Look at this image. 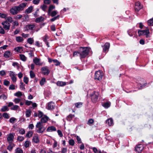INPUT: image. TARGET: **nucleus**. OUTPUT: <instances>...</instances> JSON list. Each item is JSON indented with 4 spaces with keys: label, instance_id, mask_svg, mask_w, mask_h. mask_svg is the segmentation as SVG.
Segmentation results:
<instances>
[{
    "label": "nucleus",
    "instance_id": "f257e3e1",
    "mask_svg": "<svg viewBox=\"0 0 153 153\" xmlns=\"http://www.w3.org/2000/svg\"><path fill=\"white\" fill-rule=\"evenodd\" d=\"M27 5L26 3H22L18 6L13 7L10 10V13L13 15H14L18 13L20 11L22 10Z\"/></svg>",
    "mask_w": 153,
    "mask_h": 153
},
{
    "label": "nucleus",
    "instance_id": "f03ea898",
    "mask_svg": "<svg viewBox=\"0 0 153 153\" xmlns=\"http://www.w3.org/2000/svg\"><path fill=\"white\" fill-rule=\"evenodd\" d=\"M80 58L81 59L84 58L87 56L88 53L89 49L87 48H80Z\"/></svg>",
    "mask_w": 153,
    "mask_h": 153
},
{
    "label": "nucleus",
    "instance_id": "7ed1b4c3",
    "mask_svg": "<svg viewBox=\"0 0 153 153\" xmlns=\"http://www.w3.org/2000/svg\"><path fill=\"white\" fill-rule=\"evenodd\" d=\"M36 127L38 128L37 132L39 133H42L46 129V128L41 122L37 123Z\"/></svg>",
    "mask_w": 153,
    "mask_h": 153
},
{
    "label": "nucleus",
    "instance_id": "20e7f679",
    "mask_svg": "<svg viewBox=\"0 0 153 153\" xmlns=\"http://www.w3.org/2000/svg\"><path fill=\"white\" fill-rule=\"evenodd\" d=\"M138 33L139 36H145L146 38L150 37L149 29L148 28L142 30H138Z\"/></svg>",
    "mask_w": 153,
    "mask_h": 153
},
{
    "label": "nucleus",
    "instance_id": "39448f33",
    "mask_svg": "<svg viewBox=\"0 0 153 153\" xmlns=\"http://www.w3.org/2000/svg\"><path fill=\"white\" fill-rule=\"evenodd\" d=\"M99 94L98 92L94 91L91 94V100L94 102L97 101L98 100Z\"/></svg>",
    "mask_w": 153,
    "mask_h": 153
},
{
    "label": "nucleus",
    "instance_id": "423d86ee",
    "mask_svg": "<svg viewBox=\"0 0 153 153\" xmlns=\"http://www.w3.org/2000/svg\"><path fill=\"white\" fill-rule=\"evenodd\" d=\"M102 76V73L100 71H98L95 72L94 78L95 79L100 81L101 79Z\"/></svg>",
    "mask_w": 153,
    "mask_h": 153
},
{
    "label": "nucleus",
    "instance_id": "0eeeda50",
    "mask_svg": "<svg viewBox=\"0 0 153 153\" xmlns=\"http://www.w3.org/2000/svg\"><path fill=\"white\" fill-rule=\"evenodd\" d=\"M1 24L3 25V28L5 30H9L10 24L7 22L6 21L3 22Z\"/></svg>",
    "mask_w": 153,
    "mask_h": 153
},
{
    "label": "nucleus",
    "instance_id": "6e6552de",
    "mask_svg": "<svg viewBox=\"0 0 153 153\" xmlns=\"http://www.w3.org/2000/svg\"><path fill=\"white\" fill-rule=\"evenodd\" d=\"M41 71L42 74L45 75H48L50 72V71L47 66L42 67L41 69Z\"/></svg>",
    "mask_w": 153,
    "mask_h": 153
},
{
    "label": "nucleus",
    "instance_id": "1a4fd4ad",
    "mask_svg": "<svg viewBox=\"0 0 153 153\" xmlns=\"http://www.w3.org/2000/svg\"><path fill=\"white\" fill-rule=\"evenodd\" d=\"M36 28L35 25L34 24L28 25L25 26V30H34Z\"/></svg>",
    "mask_w": 153,
    "mask_h": 153
},
{
    "label": "nucleus",
    "instance_id": "9d476101",
    "mask_svg": "<svg viewBox=\"0 0 153 153\" xmlns=\"http://www.w3.org/2000/svg\"><path fill=\"white\" fill-rule=\"evenodd\" d=\"M14 136L13 134L12 133L7 135V140L9 143H12L13 141Z\"/></svg>",
    "mask_w": 153,
    "mask_h": 153
},
{
    "label": "nucleus",
    "instance_id": "9b49d317",
    "mask_svg": "<svg viewBox=\"0 0 153 153\" xmlns=\"http://www.w3.org/2000/svg\"><path fill=\"white\" fill-rule=\"evenodd\" d=\"M143 146L142 145L139 144L135 147V150L138 153H140L143 149Z\"/></svg>",
    "mask_w": 153,
    "mask_h": 153
},
{
    "label": "nucleus",
    "instance_id": "f8f14e48",
    "mask_svg": "<svg viewBox=\"0 0 153 153\" xmlns=\"http://www.w3.org/2000/svg\"><path fill=\"white\" fill-rule=\"evenodd\" d=\"M110 46V44L109 43L107 42L104 45L103 51L104 52H107Z\"/></svg>",
    "mask_w": 153,
    "mask_h": 153
},
{
    "label": "nucleus",
    "instance_id": "ddd939ff",
    "mask_svg": "<svg viewBox=\"0 0 153 153\" xmlns=\"http://www.w3.org/2000/svg\"><path fill=\"white\" fill-rule=\"evenodd\" d=\"M142 7L140 5V2H137L135 4V9L136 11H138L142 8Z\"/></svg>",
    "mask_w": 153,
    "mask_h": 153
},
{
    "label": "nucleus",
    "instance_id": "4468645a",
    "mask_svg": "<svg viewBox=\"0 0 153 153\" xmlns=\"http://www.w3.org/2000/svg\"><path fill=\"white\" fill-rule=\"evenodd\" d=\"M54 103L53 102H50L48 104V108L49 110H52L54 108Z\"/></svg>",
    "mask_w": 153,
    "mask_h": 153
},
{
    "label": "nucleus",
    "instance_id": "2eb2a0df",
    "mask_svg": "<svg viewBox=\"0 0 153 153\" xmlns=\"http://www.w3.org/2000/svg\"><path fill=\"white\" fill-rule=\"evenodd\" d=\"M56 128L54 126H51L48 127L47 129V132H51L53 131H56Z\"/></svg>",
    "mask_w": 153,
    "mask_h": 153
},
{
    "label": "nucleus",
    "instance_id": "dca6fc26",
    "mask_svg": "<svg viewBox=\"0 0 153 153\" xmlns=\"http://www.w3.org/2000/svg\"><path fill=\"white\" fill-rule=\"evenodd\" d=\"M48 118L46 116H44L41 119L40 121L39 122H41L42 123L47 122L48 120Z\"/></svg>",
    "mask_w": 153,
    "mask_h": 153
},
{
    "label": "nucleus",
    "instance_id": "f3484780",
    "mask_svg": "<svg viewBox=\"0 0 153 153\" xmlns=\"http://www.w3.org/2000/svg\"><path fill=\"white\" fill-rule=\"evenodd\" d=\"M11 56V53L10 51H7L4 54V56L6 58H8Z\"/></svg>",
    "mask_w": 153,
    "mask_h": 153
},
{
    "label": "nucleus",
    "instance_id": "a211bd4d",
    "mask_svg": "<svg viewBox=\"0 0 153 153\" xmlns=\"http://www.w3.org/2000/svg\"><path fill=\"white\" fill-rule=\"evenodd\" d=\"M106 123L109 126H112L114 124L113 120L111 118L108 119L106 121Z\"/></svg>",
    "mask_w": 153,
    "mask_h": 153
},
{
    "label": "nucleus",
    "instance_id": "6ab92c4d",
    "mask_svg": "<svg viewBox=\"0 0 153 153\" xmlns=\"http://www.w3.org/2000/svg\"><path fill=\"white\" fill-rule=\"evenodd\" d=\"M66 84L65 82L60 81H58L56 83V85L59 86H63L66 85Z\"/></svg>",
    "mask_w": 153,
    "mask_h": 153
},
{
    "label": "nucleus",
    "instance_id": "aec40b11",
    "mask_svg": "<svg viewBox=\"0 0 153 153\" xmlns=\"http://www.w3.org/2000/svg\"><path fill=\"white\" fill-rule=\"evenodd\" d=\"M33 9V7L31 6L25 10V13L26 14H29L30 13L32 12Z\"/></svg>",
    "mask_w": 153,
    "mask_h": 153
},
{
    "label": "nucleus",
    "instance_id": "412c9836",
    "mask_svg": "<svg viewBox=\"0 0 153 153\" xmlns=\"http://www.w3.org/2000/svg\"><path fill=\"white\" fill-rule=\"evenodd\" d=\"M40 59L37 57H35L33 59V62L36 65H40Z\"/></svg>",
    "mask_w": 153,
    "mask_h": 153
},
{
    "label": "nucleus",
    "instance_id": "4be33fe9",
    "mask_svg": "<svg viewBox=\"0 0 153 153\" xmlns=\"http://www.w3.org/2000/svg\"><path fill=\"white\" fill-rule=\"evenodd\" d=\"M33 141L35 143H38L39 141V137L37 136H35L33 137Z\"/></svg>",
    "mask_w": 153,
    "mask_h": 153
},
{
    "label": "nucleus",
    "instance_id": "5701e85b",
    "mask_svg": "<svg viewBox=\"0 0 153 153\" xmlns=\"http://www.w3.org/2000/svg\"><path fill=\"white\" fill-rule=\"evenodd\" d=\"M55 8V6L53 5H51L50 6L48 11V14L51 13V10Z\"/></svg>",
    "mask_w": 153,
    "mask_h": 153
},
{
    "label": "nucleus",
    "instance_id": "b1692460",
    "mask_svg": "<svg viewBox=\"0 0 153 153\" xmlns=\"http://www.w3.org/2000/svg\"><path fill=\"white\" fill-rule=\"evenodd\" d=\"M33 134V132L32 131H29L26 134V137L30 138L32 136Z\"/></svg>",
    "mask_w": 153,
    "mask_h": 153
},
{
    "label": "nucleus",
    "instance_id": "393cba45",
    "mask_svg": "<svg viewBox=\"0 0 153 153\" xmlns=\"http://www.w3.org/2000/svg\"><path fill=\"white\" fill-rule=\"evenodd\" d=\"M58 13V12L57 10H54L52 11H51V13L48 14V15L51 16L52 17H53L56 16Z\"/></svg>",
    "mask_w": 153,
    "mask_h": 153
},
{
    "label": "nucleus",
    "instance_id": "a878e982",
    "mask_svg": "<svg viewBox=\"0 0 153 153\" xmlns=\"http://www.w3.org/2000/svg\"><path fill=\"white\" fill-rule=\"evenodd\" d=\"M9 143L10 144L7 147V149L9 150L10 151H11L13 149V147L14 146V144L12 143Z\"/></svg>",
    "mask_w": 153,
    "mask_h": 153
},
{
    "label": "nucleus",
    "instance_id": "bb28decb",
    "mask_svg": "<svg viewBox=\"0 0 153 153\" xmlns=\"http://www.w3.org/2000/svg\"><path fill=\"white\" fill-rule=\"evenodd\" d=\"M31 111L30 110H27L25 112L26 116L27 117H30L31 114Z\"/></svg>",
    "mask_w": 153,
    "mask_h": 153
},
{
    "label": "nucleus",
    "instance_id": "cd10ccee",
    "mask_svg": "<svg viewBox=\"0 0 153 153\" xmlns=\"http://www.w3.org/2000/svg\"><path fill=\"white\" fill-rule=\"evenodd\" d=\"M44 19V18L43 17L41 16L37 18L35 20V22H39L43 21Z\"/></svg>",
    "mask_w": 153,
    "mask_h": 153
},
{
    "label": "nucleus",
    "instance_id": "c85d7f7f",
    "mask_svg": "<svg viewBox=\"0 0 153 153\" xmlns=\"http://www.w3.org/2000/svg\"><path fill=\"white\" fill-rule=\"evenodd\" d=\"M23 40V39L22 37L18 36L16 37V41L19 42H22Z\"/></svg>",
    "mask_w": 153,
    "mask_h": 153
},
{
    "label": "nucleus",
    "instance_id": "c756f323",
    "mask_svg": "<svg viewBox=\"0 0 153 153\" xmlns=\"http://www.w3.org/2000/svg\"><path fill=\"white\" fill-rule=\"evenodd\" d=\"M111 103L110 102L105 103L103 105V106L106 108H108L110 106Z\"/></svg>",
    "mask_w": 153,
    "mask_h": 153
},
{
    "label": "nucleus",
    "instance_id": "7c9ffc66",
    "mask_svg": "<svg viewBox=\"0 0 153 153\" xmlns=\"http://www.w3.org/2000/svg\"><path fill=\"white\" fill-rule=\"evenodd\" d=\"M14 95L18 97H20L22 95V94L21 92L19 91L15 93Z\"/></svg>",
    "mask_w": 153,
    "mask_h": 153
},
{
    "label": "nucleus",
    "instance_id": "2f4dec72",
    "mask_svg": "<svg viewBox=\"0 0 153 153\" xmlns=\"http://www.w3.org/2000/svg\"><path fill=\"white\" fill-rule=\"evenodd\" d=\"M20 59L23 61H25L27 60V57L23 54L20 55Z\"/></svg>",
    "mask_w": 153,
    "mask_h": 153
},
{
    "label": "nucleus",
    "instance_id": "473e14b6",
    "mask_svg": "<svg viewBox=\"0 0 153 153\" xmlns=\"http://www.w3.org/2000/svg\"><path fill=\"white\" fill-rule=\"evenodd\" d=\"M22 17V15H18L15 16L14 17V19L15 20H19Z\"/></svg>",
    "mask_w": 153,
    "mask_h": 153
},
{
    "label": "nucleus",
    "instance_id": "72a5a7b5",
    "mask_svg": "<svg viewBox=\"0 0 153 153\" xmlns=\"http://www.w3.org/2000/svg\"><path fill=\"white\" fill-rule=\"evenodd\" d=\"M74 115H72V114H70L67 117H66V119L70 121L72 120V118L74 117Z\"/></svg>",
    "mask_w": 153,
    "mask_h": 153
},
{
    "label": "nucleus",
    "instance_id": "f704fd0d",
    "mask_svg": "<svg viewBox=\"0 0 153 153\" xmlns=\"http://www.w3.org/2000/svg\"><path fill=\"white\" fill-rule=\"evenodd\" d=\"M148 25L149 26L153 25V18L150 19L147 21Z\"/></svg>",
    "mask_w": 153,
    "mask_h": 153
},
{
    "label": "nucleus",
    "instance_id": "c9c22d12",
    "mask_svg": "<svg viewBox=\"0 0 153 153\" xmlns=\"http://www.w3.org/2000/svg\"><path fill=\"white\" fill-rule=\"evenodd\" d=\"M13 28H14L15 26H17L19 25V24L18 22L16 21H13Z\"/></svg>",
    "mask_w": 153,
    "mask_h": 153
},
{
    "label": "nucleus",
    "instance_id": "e433bc0d",
    "mask_svg": "<svg viewBox=\"0 0 153 153\" xmlns=\"http://www.w3.org/2000/svg\"><path fill=\"white\" fill-rule=\"evenodd\" d=\"M46 82V79L45 78H42L40 82V85L42 86Z\"/></svg>",
    "mask_w": 153,
    "mask_h": 153
},
{
    "label": "nucleus",
    "instance_id": "4c0bfd02",
    "mask_svg": "<svg viewBox=\"0 0 153 153\" xmlns=\"http://www.w3.org/2000/svg\"><path fill=\"white\" fill-rule=\"evenodd\" d=\"M68 143L71 146H74L75 144L74 141L72 139L68 141Z\"/></svg>",
    "mask_w": 153,
    "mask_h": 153
},
{
    "label": "nucleus",
    "instance_id": "58836bf2",
    "mask_svg": "<svg viewBox=\"0 0 153 153\" xmlns=\"http://www.w3.org/2000/svg\"><path fill=\"white\" fill-rule=\"evenodd\" d=\"M53 62L56 66L59 65H60V62L57 59L53 60Z\"/></svg>",
    "mask_w": 153,
    "mask_h": 153
},
{
    "label": "nucleus",
    "instance_id": "ea45409f",
    "mask_svg": "<svg viewBox=\"0 0 153 153\" xmlns=\"http://www.w3.org/2000/svg\"><path fill=\"white\" fill-rule=\"evenodd\" d=\"M16 120V119L14 117H11L9 120L10 122L12 124H13L15 121Z\"/></svg>",
    "mask_w": 153,
    "mask_h": 153
},
{
    "label": "nucleus",
    "instance_id": "a19ab883",
    "mask_svg": "<svg viewBox=\"0 0 153 153\" xmlns=\"http://www.w3.org/2000/svg\"><path fill=\"white\" fill-rule=\"evenodd\" d=\"M9 110V109L7 108V106H5L2 107L1 108V111H8Z\"/></svg>",
    "mask_w": 153,
    "mask_h": 153
},
{
    "label": "nucleus",
    "instance_id": "79ce46f5",
    "mask_svg": "<svg viewBox=\"0 0 153 153\" xmlns=\"http://www.w3.org/2000/svg\"><path fill=\"white\" fill-rule=\"evenodd\" d=\"M19 133L21 134H25V131L23 128L20 129L19 130Z\"/></svg>",
    "mask_w": 153,
    "mask_h": 153
},
{
    "label": "nucleus",
    "instance_id": "37998d69",
    "mask_svg": "<svg viewBox=\"0 0 153 153\" xmlns=\"http://www.w3.org/2000/svg\"><path fill=\"white\" fill-rule=\"evenodd\" d=\"M16 153H23V151L21 149L17 148L15 150Z\"/></svg>",
    "mask_w": 153,
    "mask_h": 153
},
{
    "label": "nucleus",
    "instance_id": "c03bdc74",
    "mask_svg": "<svg viewBox=\"0 0 153 153\" xmlns=\"http://www.w3.org/2000/svg\"><path fill=\"white\" fill-rule=\"evenodd\" d=\"M17 140L19 141H22L24 140V137L23 136H18L17 139Z\"/></svg>",
    "mask_w": 153,
    "mask_h": 153
},
{
    "label": "nucleus",
    "instance_id": "a18cd8bd",
    "mask_svg": "<svg viewBox=\"0 0 153 153\" xmlns=\"http://www.w3.org/2000/svg\"><path fill=\"white\" fill-rule=\"evenodd\" d=\"M27 42L30 44H32L34 42V40L32 38H29L27 40Z\"/></svg>",
    "mask_w": 153,
    "mask_h": 153
},
{
    "label": "nucleus",
    "instance_id": "49530a36",
    "mask_svg": "<svg viewBox=\"0 0 153 153\" xmlns=\"http://www.w3.org/2000/svg\"><path fill=\"white\" fill-rule=\"evenodd\" d=\"M19 108V106L15 105H13L12 107H11V109L13 110H17Z\"/></svg>",
    "mask_w": 153,
    "mask_h": 153
},
{
    "label": "nucleus",
    "instance_id": "de8ad7c7",
    "mask_svg": "<svg viewBox=\"0 0 153 153\" xmlns=\"http://www.w3.org/2000/svg\"><path fill=\"white\" fill-rule=\"evenodd\" d=\"M30 142L28 141H26L24 143V146L26 148L28 147L29 146Z\"/></svg>",
    "mask_w": 153,
    "mask_h": 153
},
{
    "label": "nucleus",
    "instance_id": "09e8293b",
    "mask_svg": "<svg viewBox=\"0 0 153 153\" xmlns=\"http://www.w3.org/2000/svg\"><path fill=\"white\" fill-rule=\"evenodd\" d=\"M30 76L31 78H33L35 76V75L32 71H30Z\"/></svg>",
    "mask_w": 153,
    "mask_h": 153
},
{
    "label": "nucleus",
    "instance_id": "8fccbe9b",
    "mask_svg": "<svg viewBox=\"0 0 153 153\" xmlns=\"http://www.w3.org/2000/svg\"><path fill=\"white\" fill-rule=\"evenodd\" d=\"M40 7L44 11H45L47 8V6L45 4H43Z\"/></svg>",
    "mask_w": 153,
    "mask_h": 153
},
{
    "label": "nucleus",
    "instance_id": "3c124183",
    "mask_svg": "<svg viewBox=\"0 0 153 153\" xmlns=\"http://www.w3.org/2000/svg\"><path fill=\"white\" fill-rule=\"evenodd\" d=\"M3 117L5 118L8 119L10 116L7 113H4L3 114Z\"/></svg>",
    "mask_w": 153,
    "mask_h": 153
},
{
    "label": "nucleus",
    "instance_id": "603ef678",
    "mask_svg": "<svg viewBox=\"0 0 153 153\" xmlns=\"http://www.w3.org/2000/svg\"><path fill=\"white\" fill-rule=\"evenodd\" d=\"M94 122V120L92 119H90L88 120V122L87 124L88 125H91Z\"/></svg>",
    "mask_w": 153,
    "mask_h": 153
},
{
    "label": "nucleus",
    "instance_id": "864d4df0",
    "mask_svg": "<svg viewBox=\"0 0 153 153\" xmlns=\"http://www.w3.org/2000/svg\"><path fill=\"white\" fill-rule=\"evenodd\" d=\"M79 56L80 57V52H78V51H75L73 53L74 56Z\"/></svg>",
    "mask_w": 153,
    "mask_h": 153
},
{
    "label": "nucleus",
    "instance_id": "5fc2aeb1",
    "mask_svg": "<svg viewBox=\"0 0 153 153\" xmlns=\"http://www.w3.org/2000/svg\"><path fill=\"white\" fill-rule=\"evenodd\" d=\"M82 103L81 102H77L75 104L76 107L77 108H80L81 107Z\"/></svg>",
    "mask_w": 153,
    "mask_h": 153
},
{
    "label": "nucleus",
    "instance_id": "6e6d98bb",
    "mask_svg": "<svg viewBox=\"0 0 153 153\" xmlns=\"http://www.w3.org/2000/svg\"><path fill=\"white\" fill-rule=\"evenodd\" d=\"M24 82L27 84L28 82V79L27 76H24Z\"/></svg>",
    "mask_w": 153,
    "mask_h": 153
},
{
    "label": "nucleus",
    "instance_id": "4d7b16f0",
    "mask_svg": "<svg viewBox=\"0 0 153 153\" xmlns=\"http://www.w3.org/2000/svg\"><path fill=\"white\" fill-rule=\"evenodd\" d=\"M21 100L19 98H15L13 100L16 104H17Z\"/></svg>",
    "mask_w": 153,
    "mask_h": 153
},
{
    "label": "nucleus",
    "instance_id": "13d9d810",
    "mask_svg": "<svg viewBox=\"0 0 153 153\" xmlns=\"http://www.w3.org/2000/svg\"><path fill=\"white\" fill-rule=\"evenodd\" d=\"M22 48L20 47H17L14 50L18 52H20L21 50L22 49Z\"/></svg>",
    "mask_w": 153,
    "mask_h": 153
},
{
    "label": "nucleus",
    "instance_id": "bf43d9fd",
    "mask_svg": "<svg viewBox=\"0 0 153 153\" xmlns=\"http://www.w3.org/2000/svg\"><path fill=\"white\" fill-rule=\"evenodd\" d=\"M0 33L2 34H4L5 33V31L2 27L0 26Z\"/></svg>",
    "mask_w": 153,
    "mask_h": 153
},
{
    "label": "nucleus",
    "instance_id": "052dcab7",
    "mask_svg": "<svg viewBox=\"0 0 153 153\" xmlns=\"http://www.w3.org/2000/svg\"><path fill=\"white\" fill-rule=\"evenodd\" d=\"M10 82L9 81L6 80H4V85L6 86H8Z\"/></svg>",
    "mask_w": 153,
    "mask_h": 153
},
{
    "label": "nucleus",
    "instance_id": "680f3d73",
    "mask_svg": "<svg viewBox=\"0 0 153 153\" xmlns=\"http://www.w3.org/2000/svg\"><path fill=\"white\" fill-rule=\"evenodd\" d=\"M1 99H2L4 100H6L7 98V96L4 94H2L1 95Z\"/></svg>",
    "mask_w": 153,
    "mask_h": 153
},
{
    "label": "nucleus",
    "instance_id": "e2e57ef3",
    "mask_svg": "<svg viewBox=\"0 0 153 153\" xmlns=\"http://www.w3.org/2000/svg\"><path fill=\"white\" fill-rule=\"evenodd\" d=\"M49 38L48 36L47 35H45L44 37L43 38V41L45 42H47V39Z\"/></svg>",
    "mask_w": 153,
    "mask_h": 153
},
{
    "label": "nucleus",
    "instance_id": "0e129e2a",
    "mask_svg": "<svg viewBox=\"0 0 153 153\" xmlns=\"http://www.w3.org/2000/svg\"><path fill=\"white\" fill-rule=\"evenodd\" d=\"M7 16V15L5 14L0 13V16L2 18H5Z\"/></svg>",
    "mask_w": 153,
    "mask_h": 153
},
{
    "label": "nucleus",
    "instance_id": "69168bd1",
    "mask_svg": "<svg viewBox=\"0 0 153 153\" xmlns=\"http://www.w3.org/2000/svg\"><path fill=\"white\" fill-rule=\"evenodd\" d=\"M76 139L77 140L78 143H82L81 138L79 137L78 136H76Z\"/></svg>",
    "mask_w": 153,
    "mask_h": 153
},
{
    "label": "nucleus",
    "instance_id": "338daca9",
    "mask_svg": "<svg viewBox=\"0 0 153 153\" xmlns=\"http://www.w3.org/2000/svg\"><path fill=\"white\" fill-rule=\"evenodd\" d=\"M7 20L8 21L10 22H13V19L10 17H7Z\"/></svg>",
    "mask_w": 153,
    "mask_h": 153
},
{
    "label": "nucleus",
    "instance_id": "774afa93",
    "mask_svg": "<svg viewBox=\"0 0 153 153\" xmlns=\"http://www.w3.org/2000/svg\"><path fill=\"white\" fill-rule=\"evenodd\" d=\"M10 90H14L15 89V86L13 85H10L9 87Z\"/></svg>",
    "mask_w": 153,
    "mask_h": 153
}]
</instances>
